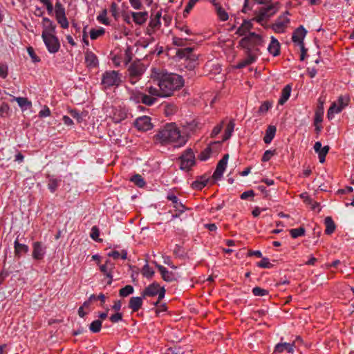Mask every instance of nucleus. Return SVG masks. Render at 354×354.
Instances as JSON below:
<instances>
[{"mask_svg":"<svg viewBox=\"0 0 354 354\" xmlns=\"http://www.w3.org/2000/svg\"><path fill=\"white\" fill-rule=\"evenodd\" d=\"M154 140L162 145L174 142L178 147L185 145L187 142V138L180 134L179 129L174 123L165 124L154 136Z\"/></svg>","mask_w":354,"mask_h":354,"instance_id":"obj_1","label":"nucleus"},{"mask_svg":"<svg viewBox=\"0 0 354 354\" xmlns=\"http://www.w3.org/2000/svg\"><path fill=\"white\" fill-rule=\"evenodd\" d=\"M158 78V86L162 91L163 97L171 96L174 91L180 90L184 86V79L176 73L161 74Z\"/></svg>","mask_w":354,"mask_h":354,"instance_id":"obj_2","label":"nucleus"},{"mask_svg":"<svg viewBox=\"0 0 354 354\" xmlns=\"http://www.w3.org/2000/svg\"><path fill=\"white\" fill-rule=\"evenodd\" d=\"M122 75L118 71H106L102 75L101 86L103 90L110 89L112 87L118 88L122 83Z\"/></svg>","mask_w":354,"mask_h":354,"instance_id":"obj_3","label":"nucleus"},{"mask_svg":"<svg viewBox=\"0 0 354 354\" xmlns=\"http://www.w3.org/2000/svg\"><path fill=\"white\" fill-rule=\"evenodd\" d=\"M261 35L254 32H249L248 35L243 37L239 42V46L245 50V53H252V48L263 45Z\"/></svg>","mask_w":354,"mask_h":354,"instance_id":"obj_4","label":"nucleus"},{"mask_svg":"<svg viewBox=\"0 0 354 354\" xmlns=\"http://www.w3.org/2000/svg\"><path fill=\"white\" fill-rule=\"evenodd\" d=\"M180 161V169L189 171L196 165L194 153L191 148L185 149L178 157Z\"/></svg>","mask_w":354,"mask_h":354,"instance_id":"obj_5","label":"nucleus"},{"mask_svg":"<svg viewBox=\"0 0 354 354\" xmlns=\"http://www.w3.org/2000/svg\"><path fill=\"white\" fill-rule=\"evenodd\" d=\"M162 17V9L159 10H151L150 21L146 28L145 33L147 35H153L161 27L160 19Z\"/></svg>","mask_w":354,"mask_h":354,"instance_id":"obj_6","label":"nucleus"},{"mask_svg":"<svg viewBox=\"0 0 354 354\" xmlns=\"http://www.w3.org/2000/svg\"><path fill=\"white\" fill-rule=\"evenodd\" d=\"M43 41L50 53H56L60 48V42L58 37L55 35H41Z\"/></svg>","mask_w":354,"mask_h":354,"instance_id":"obj_7","label":"nucleus"},{"mask_svg":"<svg viewBox=\"0 0 354 354\" xmlns=\"http://www.w3.org/2000/svg\"><path fill=\"white\" fill-rule=\"evenodd\" d=\"M145 71V66L140 61H135L128 68L129 75L131 80H138Z\"/></svg>","mask_w":354,"mask_h":354,"instance_id":"obj_8","label":"nucleus"},{"mask_svg":"<svg viewBox=\"0 0 354 354\" xmlns=\"http://www.w3.org/2000/svg\"><path fill=\"white\" fill-rule=\"evenodd\" d=\"M153 263L160 272L161 277L165 281L171 283L178 280V277L175 272L169 271L165 267L158 264L156 261H153Z\"/></svg>","mask_w":354,"mask_h":354,"instance_id":"obj_9","label":"nucleus"},{"mask_svg":"<svg viewBox=\"0 0 354 354\" xmlns=\"http://www.w3.org/2000/svg\"><path fill=\"white\" fill-rule=\"evenodd\" d=\"M134 126L139 131H147L153 129L151 118L147 115L138 117L134 122Z\"/></svg>","mask_w":354,"mask_h":354,"instance_id":"obj_10","label":"nucleus"},{"mask_svg":"<svg viewBox=\"0 0 354 354\" xmlns=\"http://www.w3.org/2000/svg\"><path fill=\"white\" fill-rule=\"evenodd\" d=\"M283 18V15H280L275 23L272 24L271 28L276 33H283L286 31L287 25L290 23V20L289 18Z\"/></svg>","mask_w":354,"mask_h":354,"instance_id":"obj_11","label":"nucleus"},{"mask_svg":"<svg viewBox=\"0 0 354 354\" xmlns=\"http://www.w3.org/2000/svg\"><path fill=\"white\" fill-rule=\"evenodd\" d=\"M306 34L307 30L303 26L301 25L293 31L292 35V41L298 45L303 44H304V39Z\"/></svg>","mask_w":354,"mask_h":354,"instance_id":"obj_12","label":"nucleus"},{"mask_svg":"<svg viewBox=\"0 0 354 354\" xmlns=\"http://www.w3.org/2000/svg\"><path fill=\"white\" fill-rule=\"evenodd\" d=\"M193 50L194 48L192 47L178 49L176 55L179 59H185L196 62L197 57L193 54Z\"/></svg>","mask_w":354,"mask_h":354,"instance_id":"obj_13","label":"nucleus"},{"mask_svg":"<svg viewBox=\"0 0 354 354\" xmlns=\"http://www.w3.org/2000/svg\"><path fill=\"white\" fill-rule=\"evenodd\" d=\"M85 64L88 68H96L99 66V61L96 55L87 49L85 52Z\"/></svg>","mask_w":354,"mask_h":354,"instance_id":"obj_14","label":"nucleus"},{"mask_svg":"<svg viewBox=\"0 0 354 354\" xmlns=\"http://www.w3.org/2000/svg\"><path fill=\"white\" fill-rule=\"evenodd\" d=\"M46 253V247H43L42 243L35 241L32 243V258L35 260H41Z\"/></svg>","mask_w":354,"mask_h":354,"instance_id":"obj_15","label":"nucleus"},{"mask_svg":"<svg viewBox=\"0 0 354 354\" xmlns=\"http://www.w3.org/2000/svg\"><path fill=\"white\" fill-rule=\"evenodd\" d=\"M43 30L41 35H55L56 34V25L54 22L48 17H43L42 19Z\"/></svg>","mask_w":354,"mask_h":354,"instance_id":"obj_16","label":"nucleus"},{"mask_svg":"<svg viewBox=\"0 0 354 354\" xmlns=\"http://www.w3.org/2000/svg\"><path fill=\"white\" fill-rule=\"evenodd\" d=\"M160 286V285L158 282L153 281L142 291L141 295L144 298L147 297H152L156 296L157 294H158V290Z\"/></svg>","mask_w":354,"mask_h":354,"instance_id":"obj_17","label":"nucleus"},{"mask_svg":"<svg viewBox=\"0 0 354 354\" xmlns=\"http://www.w3.org/2000/svg\"><path fill=\"white\" fill-rule=\"evenodd\" d=\"M133 21L138 26H142L148 19L149 15L147 11L144 12H131Z\"/></svg>","mask_w":354,"mask_h":354,"instance_id":"obj_18","label":"nucleus"},{"mask_svg":"<svg viewBox=\"0 0 354 354\" xmlns=\"http://www.w3.org/2000/svg\"><path fill=\"white\" fill-rule=\"evenodd\" d=\"M209 177L207 174L197 176L196 179L192 183V188L196 190H202L207 184Z\"/></svg>","mask_w":354,"mask_h":354,"instance_id":"obj_19","label":"nucleus"},{"mask_svg":"<svg viewBox=\"0 0 354 354\" xmlns=\"http://www.w3.org/2000/svg\"><path fill=\"white\" fill-rule=\"evenodd\" d=\"M127 118V111L124 108H115L111 116L115 123H120Z\"/></svg>","mask_w":354,"mask_h":354,"instance_id":"obj_20","label":"nucleus"},{"mask_svg":"<svg viewBox=\"0 0 354 354\" xmlns=\"http://www.w3.org/2000/svg\"><path fill=\"white\" fill-rule=\"evenodd\" d=\"M15 257L20 259L23 255L27 254L29 251V247L23 243H20L17 239L14 242Z\"/></svg>","mask_w":354,"mask_h":354,"instance_id":"obj_21","label":"nucleus"},{"mask_svg":"<svg viewBox=\"0 0 354 354\" xmlns=\"http://www.w3.org/2000/svg\"><path fill=\"white\" fill-rule=\"evenodd\" d=\"M324 102L321 98L318 99L317 107L315 111L314 122L315 123H322L323 121L324 108Z\"/></svg>","mask_w":354,"mask_h":354,"instance_id":"obj_22","label":"nucleus"},{"mask_svg":"<svg viewBox=\"0 0 354 354\" xmlns=\"http://www.w3.org/2000/svg\"><path fill=\"white\" fill-rule=\"evenodd\" d=\"M295 342L292 343H279L275 347L273 353H281L284 351H287L288 353H292L294 351Z\"/></svg>","mask_w":354,"mask_h":354,"instance_id":"obj_23","label":"nucleus"},{"mask_svg":"<svg viewBox=\"0 0 354 354\" xmlns=\"http://www.w3.org/2000/svg\"><path fill=\"white\" fill-rule=\"evenodd\" d=\"M247 58L239 61L236 65V68L241 69L256 62L257 56L253 53H245Z\"/></svg>","mask_w":354,"mask_h":354,"instance_id":"obj_24","label":"nucleus"},{"mask_svg":"<svg viewBox=\"0 0 354 354\" xmlns=\"http://www.w3.org/2000/svg\"><path fill=\"white\" fill-rule=\"evenodd\" d=\"M268 52L274 57H277L281 53V45L279 41L274 37H271V41L268 47Z\"/></svg>","mask_w":354,"mask_h":354,"instance_id":"obj_25","label":"nucleus"},{"mask_svg":"<svg viewBox=\"0 0 354 354\" xmlns=\"http://www.w3.org/2000/svg\"><path fill=\"white\" fill-rule=\"evenodd\" d=\"M280 8L279 2L271 3L266 7H261V10L266 14V17L269 18L276 14Z\"/></svg>","mask_w":354,"mask_h":354,"instance_id":"obj_26","label":"nucleus"},{"mask_svg":"<svg viewBox=\"0 0 354 354\" xmlns=\"http://www.w3.org/2000/svg\"><path fill=\"white\" fill-rule=\"evenodd\" d=\"M145 299L141 295L140 297H132L130 298L128 307L132 310V312H138L142 306V299Z\"/></svg>","mask_w":354,"mask_h":354,"instance_id":"obj_27","label":"nucleus"},{"mask_svg":"<svg viewBox=\"0 0 354 354\" xmlns=\"http://www.w3.org/2000/svg\"><path fill=\"white\" fill-rule=\"evenodd\" d=\"M212 145L221 146V142H219V141L213 142L209 145H208L198 156V159L199 160H201V161H205V160H208L210 158L212 152Z\"/></svg>","mask_w":354,"mask_h":354,"instance_id":"obj_28","label":"nucleus"},{"mask_svg":"<svg viewBox=\"0 0 354 354\" xmlns=\"http://www.w3.org/2000/svg\"><path fill=\"white\" fill-rule=\"evenodd\" d=\"M167 199L174 203V207L176 209V211L179 212L180 214H183L187 209L186 207L179 201L178 197L176 195L173 194H168Z\"/></svg>","mask_w":354,"mask_h":354,"instance_id":"obj_29","label":"nucleus"},{"mask_svg":"<svg viewBox=\"0 0 354 354\" xmlns=\"http://www.w3.org/2000/svg\"><path fill=\"white\" fill-rule=\"evenodd\" d=\"M292 86L290 84L286 85L281 91V96L279 99L278 104L280 105L284 104L290 96Z\"/></svg>","mask_w":354,"mask_h":354,"instance_id":"obj_30","label":"nucleus"},{"mask_svg":"<svg viewBox=\"0 0 354 354\" xmlns=\"http://www.w3.org/2000/svg\"><path fill=\"white\" fill-rule=\"evenodd\" d=\"M253 28V25L250 20L244 19L243 24L239 28L237 29L236 34L239 36L245 35L248 32Z\"/></svg>","mask_w":354,"mask_h":354,"instance_id":"obj_31","label":"nucleus"},{"mask_svg":"<svg viewBox=\"0 0 354 354\" xmlns=\"http://www.w3.org/2000/svg\"><path fill=\"white\" fill-rule=\"evenodd\" d=\"M277 131V128L275 126L269 125L266 130V134L263 137V141L266 144H270L273 138H274L275 133Z\"/></svg>","mask_w":354,"mask_h":354,"instance_id":"obj_32","label":"nucleus"},{"mask_svg":"<svg viewBox=\"0 0 354 354\" xmlns=\"http://www.w3.org/2000/svg\"><path fill=\"white\" fill-rule=\"evenodd\" d=\"M324 224L326 226L325 234L330 235L336 229V225L330 216H327L324 219Z\"/></svg>","mask_w":354,"mask_h":354,"instance_id":"obj_33","label":"nucleus"},{"mask_svg":"<svg viewBox=\"0 0 354 354\" xmlns=\"http://www.w3.org/2000/svg\"><path fill=\"white\" fill-rule=\"evenodd\" d=\"M234 126H235V123H234V120H231L229 122V123L227 124V125L225 129V133L223 136L222 141H220L221 143L222 142H225L230 138V137L232 136V132L234 131Z\"/></svg>","mask_w":354,"mask_h":354,"instance_id":"obj_34","label":"nucleus"},{"mask_svg":"<svg viewBox=\"0 0 354 354\" xmlns=\"http://www.w3.org/2000/svg\"><path fill=\"white\" fill-rule=\"evenodd\" d=\"M145 93H147V94L150 96L155 97L158 100V97H163V93L161 88L159 87V88H155L152 86H147L145 88Z\"/></svg>","mask_w":354,"mask_h":354,"instance_id":"obj_35","label":"nucleus"},{"mask_svg":"<svg viewBox=\"0 0 354 354\" xmlns=\"http://www.w3.org/2000/svg\"><path fill=\"white\" fill-rule=\"evenodd\" d=\"M214 5L215 6L216 13H217L219 19L223 21H227L229 17H228V14L225 10V9L223 8L222 6H221V4L218 3H214Z\"/></svg>","mask_w":354,"mask_h":354,"instance_id":"obj_36","label":"nucleus"},{"mask_svg":"<svg viewBox=\"0 0 354 354\" xmlns=\"http://www.w3.org/2000/svg\"><path fill=\"white\" fill-rule=\"evenodd\" d=\"M142 92L138 90H131L129 91V100L136 104L141 103Z\"/></svg>","mask_w":354,"mask_h":354,"instance_id":"obj_37","label":"nucleus"},{"mask_svg":"<svg viewBox=\"0 0 354 354\" xmlns=\"http://www.w3.org/2000/svg\"><path fill=\"white\" fill-rule=\"evenodd\" d=\"M48 180V188L50 191V192L54 193L58 186L59 183L61 181V180H58L57 178H54L53 177L50 176V175L47 176Z\"/></svg>","mask_w":354,"mask_h":354,"instance_id":"obj_38","label":"nucleus"},{"mask_svg":"<svg viewBox=\"0 0 354 354\" xmlns=\"http://www.w3.org/2000/svg\"><path fill=\"white\" fill-rule=\"evenodd\" d=\"M156 102V97L150 96L147 93H142L141 103L143 104L150 106L154 104Z\"/></svg>","mask_w":354,"mask_h":354,"instance_id":"obj_39","label":"nucleus"},{"mask_svg":"<svg viewBox=\"0 0 354 354\" xmlns=\"http://www.w3.org/2000/svg\"><path fill=\"white\" fill-rule=\"evenodd\" d=\"M141 274L144 277H146L148 279H151L154 276L155 272L154 270L149 266L148 263L144 265L141 270Z\"/></svg>","mask_w":354,"mask_h":354,"instance_id":"obj_40","label":"nucleus"},{"mask_svg":"<svg viewBox=\"0 0 354 354\" xmlns=\"http://www.w3.org/2000/svg\"><path fill=\"white\" fill-rule=\"evenodd\" d=\"M55 13L56 19L66 16L65 8L59 1L55 3Z\"/></svg>","mask_w":354,"mask_h":354,"instance_id":"obj_41","label":"nucleus"},{"mask_svg":"<svg viewBox=\"0 0 354 354\" xmlns=\"http://www.w3.org/2000/svg\"><path fill=\"white\" fill-rule=\"evenodd\" d=\"M289 232L292 239H297L299 236H304L306 233V230L304 227L301 226L298 228L290 229Z\"/></svg>","mask_w":354,"mask_h":354,"instance_id":"obj_42","label":"nucleus"},{"mask_svg":"<svg viewBox=\"0 0 354 354\" xmlns=\"http://www.w3.org/2000/svg\"><path fill=\"white\" fill-rule=\"evenodd\" d=\"M228 158H229V154L228 153L225 154L223 156V158L217 163L216 169L224 173V171L226 169V167H227Z\"/></svg>","mask_w":354,"mask_h":354,"instance_id":"obj_43","label":"nucleus"},{"mask_svg":"<svg viewBox=\"0 0 354 354\" xmlns=\"http://www.w3.org/2000/svg\"><path fill=\"white\" fill-rule=\"evenodd\" d=\"M341 111V107H339L336 102H333L328 110L327 117L329 120H331L333 118L335 113H338Z\"/></svg>","mask_w":354,"mask_h":354,"instance_id":"obj_44","label":"nucleus"},{"mask_svg":"<svg viewBox=\"0 0 354 354\" xmlns=\"http://www.w3.org/2000/svg\"><path fill=\"white\" fill-rule=\"evenodd\" d=\"M106 15H107V10L106 8H104L97 15V20L102 24L109 26V25H110V21L106 17Z\"/></svg>","mask_w":354,"mask_h":354,"instance_id":"obj_45","label":"nucleus"},{"mask_svg":"<svg viewBox=\"0 0 354 354\" xmlns=\"http://www.w3.org/2000/svg\"><path fill=\"white\" fill-rule=\"evenodd\" d=\"M108 256L112 257L113 259H118L121 257V259L124 260L127 258V252L125 250H122L121 253H120L117 250H113L108 253Z\"/></svg>","mask_w":354,"mask_h":354,"instance_id":"obj_46","label":"nucleus"},{"mask_svg":"<svg viewBox=\"0 0 354 354\" xmlns=\"http://www.w3.org/2000/svg\"><path fill=\"white\" fill-rule=\"evenodd\" d=\"M102 322L100 319H95L89 325V330L93 333H97L101 330Z\"/></svg>","mask_w":354,"mask_h":354,"instance_id":"obj_47","label":"nucleus"},{"mask_svg":"<svg viewBox=\"0 0 354 354\" xmlns=\"http://www.w3.org/2000/svg\"><path fill=\"white\" fill-rule=\"evenodd\" d=\"M350 102V97L348 95H340L336 103L339 107H341V110L342 111L346 106H348Z\"/></svg>","mask_w":354,"mask_h":354,"instance_id":"obj_48","label":"nucleus"},{"mask_svg":"<svg viewBox=\"0 0 354 354\" xmlns=\"http://www.w3.org/2000/svg\"><path fill=\"white\" fill-rule=\"evenodd\" d=\"M329 149L330 147L328 145H326L321 148L318 151H316V153H318L319 160L321 163H324L326 161V156L328 154Z\"/></svg>","mask_w":354,"mask_h":354,"instance_id":"obj_49","label":"nucleus"},{"mask_svg":"<svg viewBox=\"0 0 354 354\" xmlns=\"http://www.w3.org/2000/svg\"><path fill=\"white\" fill-rule=\"evenodd\" d=\"M104 33L105 30L103 28H100L99 29L92 28L90 30V37L92 40H95L99 37L104 35Z\"/></svg>","mask_w":354,"mask_h":354,"instance_id":"obj_50","label":"nucleus"},{"mask_svg":"<svg viewBox=\"0 0 354 354\" xmlns=\"http://www.w3.org/2000/svg\"><path fill=\"white\" fill-rule=\"evenodd\" d=\"M130 180L131 182L134 183V184L136 185H137L138 187H143L145 185V184H146L144 178L140 174H135V175H133L131 178Z\"/></svg>","mask_w":354,"mask_h":354,"instance_id":"obj_51","label":"nucleus"},{"mask_svg":"<svg viewBox=\"0 0 354 354\" xmlns=\"http://www.w3.org/2000/svg\"><path fill=\"white\" fill-rule=\"evenodd\" d=\"M134 288L132 286L127 285L119 290V295L121 297H126L132 294Z\"/></svg>","mask_w":354,"mask_h":354,"instance_id":"obj_52","label":"nucleus"},{"mask_svg":"<svg viewBox=\"0 0 354 354\" xmlns=\"http://www.w3.org/2000/svg\"><path fill=\"white\" fill-rule=\"evenodd\" d=\"M272 103L268 100L263 102L259 108L258 113L263 115L272 107Z\"/></svg>","mask_w":354,"mask_h":354,"instance_id":"obj_53","label":"nucleus"},{"mask_svg":"<svg viewBox=\"0 0 354 354\" xmlns=\"http://www.w3.org/2000/svg\"><path fill=\"white\" fill-rule=\"evenodd\" d=\"M252 292L254 296L259 297L266 296L269 294V291L268 290L263 289L259 286L253 288Z\"/></svg>","mask_w":354,"mask_h":354,"instance_id":"obj_54","label":"nucleus"},{"mask_svg":"<svg viewBox=\"0 0 354 354\" xmlns=\"http://www.w3.org/2000/svg\"><path fill=\"white\" fill-rule=\"evenodd\" d=\"M189 41L187 38H180L178 37H173L172 44L176 46L183 47L186 46L187 41Z\"/></svg>","mask_w":354,"mask_h":354,"instance_id":"obj_55","label":"nucleus"},{"mask_svg":"<svg viewBox=\"0 0 354 354\" xmlns=\"http://www.w3.org/2000/svg\"><path fill=\"white\" fill-rule=\"evenodd\" d=\"M14 100L17 102L19 106L22 109L30 106L32 104L31 102H30L26 97H19L14 98Z\"/></svg>","mask_w":354,"mask_h":354,"instance_id":"obj_56","label":"nucleus"},{"mask_svg":"<svg viewBox=\"0 0 354 354\" xmlns=\"http://www.w3.org/2000/svg\"><path fill=\"white\" fill-rule=\"evenodd\" d=\"M277 154L276 149L266 150L262 156L261 161L263 162L269 161L272 156Z\"/></svg>","mask_w":354,"mask_h":354,"instance_id":"obj_57","label":"nucleus"},{"mask_svg":"<svg viewBox=\"0 0 354 354\" xmlns=\"http://www.w3.org/2000/svg\"><path fill=\"white\" fill-rule=\"evenodd\" d=\"M27 51H28V55L31 57L32 62L38 63L41 61L40 57L37 55V54L35 52L34 48L32 46L28 47Z\"/></svg>","mask_w":354,"mask_h":354,"instance_id":"obj_58","label":"nucleus"},{"mask_svg":"<svg viewBox=\"0 0 354 354\" xmlns=\"http://www.w3.org/2000/svg\"><path fill=\"white\" fill-rule=\"evenodd\" d=\"M68 113L74 119L77 120V123H81L83 121L82 113H79L77 109H70Z\"/></svg>","mask_w":354,"mask_h":354,"instance_id":"obj_59","label":"nucleus"},{"mask_svg":"<svg viewBox=\"0 0 354 354\" xmlns=\"http://www.w3.org/2000/svg\"><path fill=\"white\" fill-rule=\"evenodd\" d=\"M257 266L262 268H271L273 267L269 259L266 257H263L262 259L257 263Z\"/></svg>","mask_w":354,"mask_h":354,"instance_id":"obj_60","label":"nucleus"},{"mask_svg":"<svg viewBox=\"0 0 354 354\" xmlns=\"http://www.w3.org/2000/svg\"><path fill=\"white\" fill-rule=\"evenodd\" d=\"M91 237L95 241L101 242L102 239H99L100 230L97 226H93L90 234Z\"/></svg>","mask_w":354,"mask_h":354,"instance_id":"obj_61","label":"nucleus"},{"mask_svg":"<svg viewBox=\"0 0 354 354\" xmlns=\"http://www.w3.org/2000/svg\"><path fill=\"white\" fill-rule=\"evenodd\" d=\"M174 254L176 257L183 258L185 257V254L184 248L182 246L179 245H175V248L174 250Z\"/></svg>","mask_w":354,"mask_h":354,"instance_id":"obj_62","label":"nucleus"},{"mask_svg":"<svg viewBox=\"0 0 354 354\" xmlns=\"http://www.w3.org/2000/svg\"><path fill=\"white\" fill-rule=\"evenodd\" d=\"M176 28L180 31H184L188 35H192V30L188 28L187 26L181 24L178 21L176 22Z\"/></svg>","mask_w":354,"mask_h":354,"instance_id":"obj_63","label":"nucleus"},{"mask_svg":"<svg viewBox=\"0 0 354 354\" xmlns=\"http://www.w3.org/2000/svg\"><path fill=\"white\" fill-rule=\"evenodd\" d=\"M123 318V314L120 312H115V314L112 315L109 317V320L112 323H117L122 320Z\"/></svg>","mask_w":354,"mask_h":354,"instance_id":"obj_64","label":"nucleus"}]
</instances>
